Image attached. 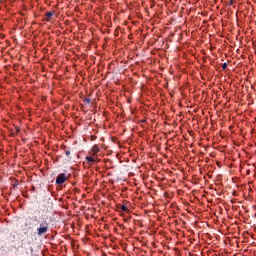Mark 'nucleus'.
Here are the masks:
<instances>
[{
  "mask_svg": "<svg viewBox=\"0 0 256 256\" xmlns=\"http://www.w3.org/2000/svg\"><path fill=\"white\" fill-rule=\"evenodd\" d=\"M99 153H101V147H99V144H94L89 151V156L85 157L87 165H95V163H101Z\"/></svg>",
  "mask_w": 256,
  "mask_h": 256,
  "instance_id": "nucleus-1",
  "label": "nucleus"
},
{
  "mask_svg": "<svg viewBox=\"0 0 256 256\" xmlns=\"http://www.w3.org/2000/svg\"><path fill=\"white\" fill-rule=\"evenodd\" d=\"M49 231V222L44 220L40 223V226L37 228V235H45Z\"/></svg>",
  "mask_w": 256,
  "mask_h": 256,
  "instance_id": "nucleus-2",
  "label": "nucleus"
},
{
  "mask_svg": "<svg viewBox=\"0 0 256 256\" xmlns=\"http://www.w3.org/2000/svg\"><path fill=\"white\" fill-rule=\"evenodd\" d=\"M67 181V175L65 173H60L56 178V185H63Z\"/></svg>",
  "mask_w": 256,
  "mask_h": 256,
  "instance_id": "nucleus-3",
  "label": "nucleus"
},
{
  "mask_svg": "<svg viewBox=\"0 0 256 256\" xmlns=\"http://www.w3.org/2000/svg\"><path fill=\"white\" fill-rule=\"evenodd\" d=\"M117 208H118V209H121V211H122L123 213H129V208H127V205H125V204H123V205L118 204V205H117Z\"/></svg>",
  "mask_w": 256,
  "mask_h": 256,
  "instance_id": "nucleus-4",
  "label": "nucleus"
},
{
  "mask_svg": "<svg viewBox=\"0 0 256 256\" xmlns=\"http://www.w3.org/2000/svg\"><path fill=\"white\" fill-rule=\"evenodd\" d=\"M53 15H55V12H51V11L46 12L45 13L46 21H51V17H53Z\"/></svg>",
  "mask_w": 256,
  "mask_h": 256,
  "instance_id": "nucleus-5",
  "label": "nucleus"
},
{
  "mask_svg": "<svg viewBox=\"0 0 256 256\" xmlns=\"http://www.w3.org/2000/svg\"><path fill=\"white\" fill-rule=\"evenodd\" d=\"M83 103H84L85 105H89V104L91 103V98H84V99H83Z\"/></svg>",
  "mask_w": 256,
  "mask_h": 256,
  "instance_id": "nucleus-6",
  "label": "nucleus"
},
{
  "mask_svg": "<svg viewBox=\"0 0 256 256\" xmlns=\"http://www.w3.org/2000/svg\"><path fill=\"white\" fill-rule=\"evenodd\" d=\"M96 139H97V136H95V135L90 136V141H95Z\"/></svg>",
  "mask_w": 256,
  "mask_h": 256,
  "instance_id": "nucleus-7",
  "label": "nucleus"
},
{
  "mask_svg": "<svg viewBox=\"0 0 256 256\" xmlns=\"http://www.w3.org/2000/svg\"><path fill=\"white\" fill-rule=\"evenodd\" d=\"M19 131H21V129L18 126H15V132L19 133Z\"/></svg>",
  "mask_w": 256,
  "mask_h": 256,
  "instance_id": "nucleus-8",
  "label": "nucleus"
},
{
  "mask_svg": "<svg viewBox=\"0 0 256 256\" xmlns=\"http://www.w3.org/2000/svg\"><path fill=\"white\" fill-rule=\"evenodd\" d=\"M117 225H118L121 229H125V225L119 224V223H117Z\"/></svg>",
  "mask_w": 256,
  "mask_h": 256,
  "instance_id": "nucleus-9",
  "label": "nucleus"
},
{
  "mask_svg": "<svg viewBox=\"0 0 256 256\" xmlns=\"http://www.w3.org/2000/svg\"><path fill=\"white\" fill-rule=\"evenodd\" d=\"M222 69H227V63L222 64Z\"/></svg>",
  "mask_w": 256,
  "mask_h": 256,
  "instance_id": "nucleus-10",
  "label": "nucleus"
},
{
  "mask_svg": "<svg viewBox=\"0 0 256 256\" xmlns=\"http://www.w3.org/2000/svg\"><path fill=\"white\" fill-rule=\"evenodd\" d=\"M65 154H66L67 157H69V155H71V151L67 150V151L65 152Z\"/></svg>",
  "mask_w": 256,
  "mask_h": 256,
  "instance_id": "nucleus-11",
  "label": "nucleus"
},
{
  "mask_svg": "<svg viewBox=\"0 0 256 256\" xmlns=\"http://www.w3.org/2000/svg\"><path fill=\"white\" fill-rule=\"evenodd\" d=\"M146 122H147V120H142V121H141V123H146Z\"/></svg>",
  "mask_w": 256,
  "mask_h": 256,
  "instance_id": "nucleus-12",
  "label": "nucleus"
},
{
  "mask_svg": "<svg viewBox=\"0 0 256 256\" xmlns=\"http://www.w3.org/2000/svg\"><path fill=\"white\" fill-rule=\"evenodd\" d=\"M230 5H233V0H230Z\"/></svg>",
  "mask_w": 256,
  "mask_h": 256,
  "instance_id": "nucleus-13",
  "label": "nucleus"
},
{
  "mask_svg": "<svg viewBox=\"0 0 256 256\" xmlns=\"http://www.w3.org/2000/svg\"><path fill=\"white\" fill-rule=\"evenodd\" d=\"M247 175H249V170L247 171Z\"/></svg>",
  "mask_w": 256,
  "mask_h": 256,
  "instance_id": "nucleus-14",
  "label": "nucleus"
}]
</instances>
